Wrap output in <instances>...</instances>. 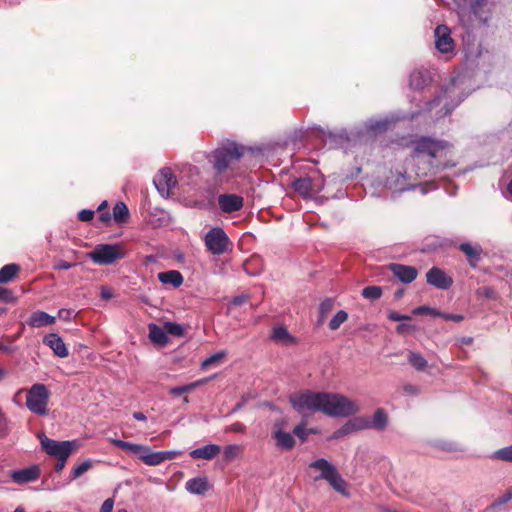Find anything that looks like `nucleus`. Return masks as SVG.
Here are the masks:
<instances>
[{"label":"nucleus","instance_id":"33","mask_svg":"<svg viewBox=\"0 0 512 512\" xmlns=\"http://www.w3.org/2000/svg\"><path fill=\"white\" fill-rule=\"evenodd\" d=\"M113 218L119 224L127 222L129 218V210L124 202L120 201L115 204L113 208Z\"/></svg>","mask_w":512,"mask_h":512},{"label":"nucleus","instance_id":"3","mask_svg":"<svg viewBox=\"0 0 512 512\" xmlns=\"http://www.w3.org/2000/svg\"><path fill=\"white\" fill-rule=\"evenodd\" d=\"M245 148L235 142L227 141L207 155L208 162L217 173H222L244 155Z\"/></svg>","mask_w":512,"mask_h":512},{"label":"nucleus","instance_id":"11","mask_svg":"<svg viewBox=\"0 0 512 512\" xmlns=\"http://www.w3.org/2000/svg\"><path fill=\"white\" fill-rule=\"evenodd\" d=\"M456 94V86L454 83H451L449 86H447L441 95L437 96L435 99H433L429 103V110H432L434 107L442 104L444 112L441 113L439 116H446L463 100L462 98L457 99V101L453 102L451 105L448 102V98H451Z\"/></svg>","mask_w":512,"mask_h":512},{"label":"nucleus","instance_id":"17","mask_svg":"<svg viewBox=\"0 0 512 512\" xmlns=\"http://www.w3.org/2000/svg\"><path fill=\"white\" fill-rule=\"evenodd\" d=\"M40 475L38 466H31L25 469L13 471L11 474L12 480L17 484H24L35 481Z\"/></svg>","mask_w":512,"mask_h":512},{"label":"nucleus","instance_id":"6","mask_svg":"<svg viewBox=\"0 0 512 512\" xmlns=\"http://www.w3.org/2000/svg\"><path fill=\"white\" fill-rule=\"evenodd\" d=\"M291 187L303 199H310L323 190L324 179L322 176L300 177L291 183Z\"/></svg>","mask_w":512,"mask_h":512},{"label":"nucleus","instance_id":"42","mask_svg":"<svg viewBox=\"0 0 512 512\" xmlns=\"http://www.w3.org/2000/svg\"><path fill=\"white\" fill-rule=\"evenodd\" d=\"M334 301L331 298H327L320 303L319 313L320 321H323L324 317L333 309Z\"/></svg>","mask_w":512,"mask_h":512},{"label":"nucleus","instance_id":"40","mask_svg":"<svg viewBox=\"0 0 512 512\" xmlns=\"http://www.w3.org/2000/svg\"><path fill=\"white\" fill-rule=\"evenodd\" d=\"M494 459L512 462V446H507L502 449H499L493 454Z\"/></svg>","mask_w":512,"mask_h":512},{"label":"nucleus","instance_id":"37","mask_svg":"<svg viewBox=\"0 0 512 512\" xmlns=\"http://www.w3.org/2000/svg\"><path fill=\"white\" fill-rule=\"evenodd\" d=\"M348 319V313L344 310H339L329 322V328L333 331L337 330Z\"/></svg>","mask_w":512,"mask_h":512},{"label":"nucleus","instance_id":"8","mask_svg":"<svg viewBox=\"0 0 512 512\" xmlns=\"http://www.w3.org/2000/svg\"><path fill=\"white\" fill-rule=\"evenodd\" d=\"M454 2L461 16L470 13L484 23L487 21L488 13L490 12L488 0H454Z\"/></svg>","mask_w":512,"mask_h":512},{"label":"nucleus","instance_id":"32","mask_svg":"<svg viewBox=\"0 0 512 512\" xmlns=\"http://www.w3.org/2000/svg\"><path fill=\"white\" fill-rule=\"evenodd\" d=\"M20 267L17 264H7L0 269V284L9 283L19 272Z\"/></svg>","mask_w":512,"mask_h":512},{"label":"nucleus","instance_id":"53","mask_svg":"<svg viewBox=\"0 0 512 512\" xmlns=\"http://www.w3.org/2000/svg\"><path fill=\"white\" fill-rule=\"evenodd\" d=\"M227 431L235 432V433H244L246 431V427L243 423L236 422V423H233L232 425H230L227 428Z\"/></svg>","mask_w":512,"mask_h":512},{"label":"nucleus","instance_id":"14","mask_svg":"<svg viewBox=\"0 0 512 512\" xmlns=\"http://www.w3.org/2000/svg\"><path fill=\"white\" fill-rule=\"evenodd\" d=\"M389 269L396 278L406 284L413 282L418 275L417 269L413 266L393 263L390 264Z\"/></svg>","mask_w":512,"mask_h":512},{"label":"nucleus","instance_id":"59","mask_svg":"<svg viewBox=\"0 0 512 512\" xmlns=\"http://www.w3.org/2000/svg\"><path fill=\"white\" fill-rule=\"evenodd\" d=\"M415 330V326L413 325H410V324H399L397 327H396V331L397 333L399 334H403L405 332H408V331H414Z\"/></svg>","mask_w":512,"mask_h":512},{"label":"nucleus","instance_id":"1","mask_svg":"<svg viewBox=\"0 0 512 512\" xmlns=\"http://www.w3.org/2000/svg\"><path fill=\"white\" fill-rule=\"evenodd\" d=\"M290 403L302 417L316 412L332 417H347L360 410L356 401L337 393L305 391L291 396Z\"/></svg>","mask_w":512,"mask_h":512},{"label":"nucleus","instance_id":"23","mask_svg":"<svg viewBox=\"0 0 512 512\" xmlns=\"http://www.w3.org/2000/svg\"><path fill=\"white\" fill-rule=\"evenodd\" d=\"M157 277L162 284L171 285L173 288H179L184 281L182 274L177 270L160 272Z\"/></svg>","mask_w":512,"mask_h":512},{"label":"nucleus","instance_id":"26","mask_svg":"<svg viewBox=\"0 0 512 512\" xmlns=\"http://www.w3.org/2000/svg\"><path fill=\"white\" fill-rule=\"evenodd\" d=\"M310 468L317 469L321 472L319 477L315 479H326L336 468L329 461L324 458H319L309 464Z\"/></svg>","mask_w":512,"mask_h":512},{"label":"nucleus","instance_id":"46","mask_svg":"<svg viewBox=\"0 0 512 512\" xmlns=\"http://www.w3.org/2000/svg\"><path fill=\"white\" fill-rule=\"evenodd\" d=\"M352 428H351V425L349 424V422H347L345 425H343L341 428H339L338 430H336L330 437L329 439L332 440V439H338V438H342L350 433H352Z\"/></svg>","mask_w":512,"mask_h":512},{"label":"nucleus","instance_id":"38","mask_svg":"<svg viewBox=\"0 0 512 512\" xmlns=\"http://www.w3.org/2000/svg\"><path fill=\"white\" fill-rule=\"evenodd\" d=\"M382 288L380 286H367L362 290V296L365 299L377 300L382 296Z\"/></svg>","mask_w":512,"mask_h":512},{"label":"nucleus","instance_id":"5","mask_svg":"<svg viewBox=\"0 0 512 512\" xmlns=\"http://www.w3.org/2000/svg\"><path fill=\"white\" fill-rule=\"evenodd\" d=\"M126 256V250L121 244H99L88 257L96 264L110 265Z\"/></svg>","mask_w":512,"mask_h":512},{"label":"nucleus","instance_id":"64","mask_svg":"<svg viewBox=\"0 0 512 512\" xmlns=\"http://www.w3.org/2000/svg\"><path fill=\"white\" fill-rule=\"evenodd\" d=\"M133 417L134 419L138 420V421H145L146 420V416L142 413V412H134L133 413Z\"/></svg>","mask_w":512,"mask_h":512},{"label":"nucleus","instance_id":"13","mask_svg":"<svg viewBox=\"0 0 512 512\" xmlns=\"http://www.w3.org/2000/svg\"><path fill=\"white\" fill-rule=\"evenodd\" d=\"M154 184L161 195L168 196L176 185V178L170 168H163L154 178Z\"/></svg>","mask_w":512,"mask_h":512},{"label":"nucleus","instance_id":"63","mask_svg":"<svg viewBox=\"0 0 512 512\" xmlns=\"http://www.w3.org/2000/svg\"><path fill=\"white\" fill-rule=\"evenodd\" d=\"M14 348L11 347V346H7V345H4L2 343H0V352H3V353H12L14 352Z\"/></svg>","mask_w":512,"mask_h":512},{"label":"nucleus","instance_id":"54","mask_svg":"<svg viewBox=\"0 0 512 512\" xmlns=\"http://www.w3.org/2000/svg\"><path fill=\"white\" fill-rule=\"evenodd\" d=\"M221 357H222V354H215V355L208 357L207 359H205L202 362V367L206 368V367L212 365L213 363L219 361L221 359Z\"/></svg>","mask_w":512,"mask_h":512},{"label":"nucleus","instance_id":"44","mask_svg":"<svg viewBox=\"0 0 512 512\" xmlns=\"http://www.w3.org/2000/svg\"><path fill=\"white\" fill-rule=\"evenodd\" d=\"M412 313L414 315H422V314H429L433 317H439V315H441V311L437 310V309H434V308H431L429 306H419V307H416Z\"/></svg>","mask_w":512,"mask_h":512},{"label":"nucleus","instance_id":"25","mask_svg":"<svg viewBox=\"0 0 512 512\" xmlns=\"http://www.w3.org/2000/svg\"><path fill=\"white\" fill-rule=\"evenodd\" d=\"M139 458L149 466H157L163 463L161 452H154L148 446H143V450L141 451Z\"/></svg>","mask_w":512,"mask_h":512},{"label":"nucleus","instance_id":"4","mask_svg":"<svg viewBox=\"0 0 512 512\" xmlns=\"http://www.w3.org/2000/svg\"><path fill=\"white\" fill-rule=\"evenodd\" d=\"M50 392L44 384H34L27 391L26 406L38 415L45 416L48 414V401Z\"/></svg>","mask_w":512,"mask_h":512},{"label":"nucleus","instance_id":"61","mask_svg":"<svg viewBox=\"0 0 512 512\" xmlns=\"http://www.w3.org/2000/svg\"><path fill=\"white\" fill-rule=\"evenodd\" d=\"M247 299H248V297L246 295L236 296V297L233 298L232 304L234 306H240L243 303H245L247 301Z\"/></svg>","mask_w":512,"mask_h":512},{"label":"nucleus","instance_id":"49","mask_svg":"<svg viewBox=\"0 0 512 512\" xmlns=\"http://www.w3.org/2000/svg\"><path fill=\"white\" fill-rule=\"evenodd\" d=\"M387 317L391 321L410 320L411 317L408 315H401L396 311H389Z\"/></svg>","mask_w":512,"mask_h":512},{"label":"nucleus","instance_id":"51","mask_svg":"<svg viewBox=\"0 0 512 512\" xmlns=\"http://www.w3.org/2000/svg\"><path fill=\"white\" fill-rule=\"evenodd\" d=\"M439 317L443 318L444 320L454 322H461L463 320V316L460 314H450L441 312V315H439Z\"/></svg>","mask_w":512,"mask_h":512},{"label":"nucleus","instance_id":"47","mask_svg":"<svg viewBox=\"0 0 512 512\" xmlns=\"http://www.w3.org/2000/svg\"><path fill=\"white\" fill-rule=\"evenodd\" d=\"M293 433L301 440V442H305L309 435L308 429H306L304 423L295 426V428L293 429Z\"/></svg>","mask_w":512,"mask_h":512},{"label":"nucleus","instance_id":"2","mask_svg":"<svg viewBox=\"0 0 512 512\" xmlns=\"http://www.w3.org/2000/svg\"><path fill=\"white\" fill-rule=\"evenodd\" d=\"M413 146V159L419 164L424 156L429 158L426 167L418 168V176H427L433 173V170L438 167L446 168L455 166L454 163L435 162L437 159L446 157L447 153L451 150L452 144L432 137H420L412 141Z\"/></svg>","mask_w":512,"mask_h":512},{"label":"nucleus","instance_id":"34","mask_svg":"<svg viewBox=\"0 0 512 512\" xmlns=\"http://www.w3.org/2000/svg\"><path fill=\"white\" fill-rule=\"evenodd\" d=\"M408 361L418 371H423L427 367V361L425 358L416 352L409 353Z\"/></svg>","mask_w":512,"mask_h":512},{"label":"nucleus","instance_id":"57","mask_svg":"<svg viewBox=\"0 0 512 512\" xmlns=\"http://www.w3.org/2000/svg\"><path fill=\"white\" fill-rule=\"evenodd\" d=\"M160 452H161V456L163 458V462L166 460H172L181 454V452H179V451H160Z\"/></svg>","mask_w":512,"mask_h":512},{"label":"nucleus","instance_id":"27","mask_svg":"<svg viewBox=\"0 0 512 512\" xmlns=\"http://www.w3.org/2000/svg\"><path fill=\"white\" fill-rule=\"evenodd\" d=\"M325 480L340 494L344 496L349 494L346 481L341 477L336 469Z\"/></svg>","mask_w":512,"mask_h":512},{"label":"nucleus","instance_id":"39","mask_svg":"<svg viewBox=\"0 0 512 512\" xmlns=\"http://www.w3.org/2000/svg\"><path fill=\"white\" fill-rule=\"evenodd\" d=\"M242 448L240 445H237V444H230V445H227L225 448H224V459L227 460V461H231L235 458L238 457V455L240 454Z\"/></svg>","mask_w":512,"mask_h":512},{"label":"nucleus","instance_id":"43","mask_svg":"<svg viewBox=\"0 0 512 512\" xmlns=\"http://www.w3.org/2000/svg\"><path fill=\"white\" fill-rule=\"evenodd\" d=\"M390 121L388 119L370 121L369 129L374 132H382L388 129Z\"/></svg>","mask_w":512,"mask_h":512},{"label":"nucleus","instance_id":"15","mask_svg":"<svg viewBox=\"0 0 512 512\" xmlns=\"http://www.w3.org/2000/svg\"><path fill=\"white\" fill-rule=\"evenodd\" d=\"M43 343L47 345L56 356L65 358L69 355L68 348L63 339L57 333H49L43 338Z\"/></svg>","mask_w":512,"mask_h":512},{"label":"nucleus","instance_id":"50","mask_svg":"<svg viewBox=\"0 0 512 512\" xmlns=\"http://www.w3.org/2000/svg\"><path fill=\"white\" fill-rule=\"evenodd\" d=\"M438 447L444 451L449 452L460 450L458 444L454 442H442L438 445Z\"/></svg>","mask_w":512,"mask_h":512},{"label":"nucleus","instance_id":"58","mask_svg":"<svg viewBox=\"0 0 512 512\" xmlns=\"http://www.w3.org/2000/svg\"><path fill=\"white\" fill-rule=\"evenodd\" d=\"M12 298V292L4 287H0V299L3 301H10Z\"/></svg>","mask_w":512,"mask_h":512},{"label":"nucleus","instance_id":"48","mask_svg":"<svg viewBox=\"0 0 512 512\" xmlns=\"http://www.w3.org/2000/svg\"><path fill=\"white\" fill-rule=\"evenodd\" d=\"M74 316V311L71 309L62 308L58 311V318L63 321H71Z\"/></svg>","mask_w":512,"mask_h":512},{"label":"nucleus","instance_id":"29","mask_svg":"<svg viewBox=\"0 0 512 512\" xmlns=\"http://www.w3.org/2000/svg\"><path fill=\"white\" fill-rule=\"evenodd\" d=\"M165 328H161L157 326L156 324H150L149 325V338L153 343H156L158 345H165L168 342V337L166 335Z\"/></svg>","mask_w":512,"mask_h":512},{"label":"nucleus","instance_id":"10","mask_svg":"<svg viewBox=\"0 0 512 512\" xmlns=\"http://www.w3.org/2000/svg\"><path fill=\"white\" fill-rule=\"evenodd\" d=\"M435 47L442 54L453 53L455 43L451 37V30L446 25H438L434 31Z\"/></svg>","mask_w":512,"mask_h":512},{"label":"nucleus","instance_id":"45","mask_svg":"<svg viewBox=\"0 0 512 512\" xmlns=\"http://www.w3.org/2000/svg\"><path fill=\"white\" fill-rule=\"evenodd\" d=\"M165 330L167 333L175 335V336H182L183 335V327L177 323L173 322H167L165 323Z\"/></svg>","mask_w":512,"mask_h":512},{"label":"nucleus","instance_id":"31","mask_svg":"<svg viewBox=\"0 0 512 512\" xmlns=\"http://www.w3.org/2000/svg\"><path fill=\"white\" fill-rule=\"evenodd\" d=\"M111 443L114 446L121 448L122 450H125L133 455H137L138 457L140 456L141 451L143 450V446H144V445L135 444V443L119 440V439H111Z\"/></svg>","mask_w":512,"mask_h":512},{"label":"nucleus","instance_id":"30","mask_svg":"<svg viewBox=\"0 0 512 512\" xmlns=\"http://www.w3.org/2000/svg\"><path fill=\"white\" fill-rule=\"evenodd\" d=\"M271 338L276 342L286 345L294 343V338L290 335L288 330L282 325L273 328Z\"/></svg>","mask_w":512,"mask_h":512},{"label":"nucleus","instance_id":"20","mask_svg":"<svg viewBox=\"0 0 512 512\" xmlns=\"http://www.w3.org/2000/svg\"><path fill=\"white\" fill-rule=\"evenodd\" d=\"M431 81L430 73L427 70H415L409 78V85L414 90L424 89Z\"/></svg>","mask_w":512,"mask_h":512},{"label":"nucleus","instance_id":"12","mask_svg":"<svg viewBox=\"0 0 512 512\" xmlns=\"http://www.w3.org/2000/svg\"><path fill=\"white\" fill-rule=\"evenodd\" d=\"M426 281L431 286L441 290H447L453 284V279L444 270L438 267H432L427 271Z\"/></svg>","mask_w":512,"mask_h":512},{"label":"nucleus","instance_id":"52","mask_svg":"<svg viewBox=\"0 0 512 512\" xmlns=\"http://www.w3.org/2000/svg\"><path fill=\"white\" fill-rule=\"evenodd\" d=\"M78 217L81 221H90L94 217V211L83 209L79 212Z\"/></svg>","mask_w":512,"mask_h":512},{"label":"nucleus","instance_id":"60","mask_svg":"<svg viewBox=\"0 0 512 512\" xmlns=\"http://www.w3.org/2000/svg\"><path fill=\"white\" fill-rule=\"evenodd\" d=\"M101 298L104 300H110L113 298V292L108 287H102L100 292Z\"/></svg>","mask_w":512,"mask_h":512},{"label":"nucleus","instance_id":"18","mask_svg":"<svg viewBox=\"0 0 512 512\" xmlns=\"http://www.w3.org/2000/svg\"><path fill=\"white\" fill-rule=\"evenodd\" d=\"M221 451V447L216 444H207L202 447L196 448L190 452V457L193 459L212 460Z\"/></svg>","mask_w":512,"mask_h":512},{"label":"nucleus","instance_id":"55","mask_svg":"<svg viewBox=\"0 0 512 512\" xmlns=\"http://www.w3.org/2000/svg\"><path fill=\"white\" fill-rule=\"evenodd\" d=\"M114 507V500L112 498L106 499L100 509V512H112Z\"/></svg>","mask_w":512,"mask_h":512},{"label":"nucleus","instance_id":"41","mask_svg":"<svg viewBox=\"0 0 512 512\" xmlns=\"http://www.w3.org/2000/svg\"><path fill=\"white\" fill-rule=\"evenodd\" d=\"M198 385H199V382H193L188 385L171 388L169 392H170V394H172L174 396H180L184 393H188V392L192 391Z\"/></svg>","mask_w":512,"mask_h":512},{"label":"nucleus","instance_id":"19","mask_svg":"<svg viewBox=\"0 0 512 512\" xmlns=\"http://www.w3.org/2000/svg\"><path fill=\"white\" fill-rule=\"evenodd\" d=\"M56 321V317L49 315L48 313L37 310L31 314L29 317L27 324L33 328H39L43 326H50L54 324Z\"/></svg>","mask_w":512,"mask_h":512},{"label":"nucleus","instance_id":"36","mask_svg":"<svg viewBox=\"0 0 512 512\" xmlns=\"http://www.w3.org/2000/svg\"><path fill=\"white\" fill-rule=\"evenodd\" d=\"M349 424L351 425L353 432L358 430L371 429L370 417L368 416H361L350 420Z\"/></svg>","mask_w":512,"mask_h":512},{"label":"nucleus","instance_id":"35","mask_svg":"<svg viewBox=\"0 0 512 512\" xmlns=\"http://www.w3.org/2000/svg\"><path fill=\"white\" fill-rule=\"evenodd\" d=\"M92 467L91 460H85L80 464L76 465L70 474V481L75 480L85 474Z\"/></svg>","mask_w":512,"mask_h":512},{"label":"nucleus","instance_id":"62","mask_svg":"<svg viewBox=\"0 0 512 512\" xmlns=\"http://www.w3.org/2000/svg\"><path fill=\"white\" fill-rule=\"evenodd\" d=\"M67 459H68V458L57 459L58 461H57V463H56V465H55V470H56L57 472H60L61 470H63V468L65 467V463H66V460H67Z\"/></svg>","mask_w":512,"mask_h":512},{"label":"nucleus","instance_id":"24","mask_svg":"<svg viewBox=\"0 0 512 512\" xmlns=\"http://www.w3.org/2000/svg\"><path fill=\"white\" fill-rule=\"evenodd\" d=\"M272 436L276 440V445L281 449L290 450L295 445L293 436L282 429L275 430Z\"/></svg>","mask_w":512,"mask_h":512},{"label":"nucleus","instance_id":"16","mask_svg":"<svg viewBox=\"0 0 512 512\" xmlns=\"http://www.w3.org/2000/svg\"><path fill=\"white\" fill-rule=\"evenodd\" d=\"M218 202L221 210L227 213L238 211L243 207V198L235 194L220 195Z\"/></svg>","mask_w":512,"mask_h":512},{"label":"nucleus","instance_id":"56","mask_svg":"<svg viewBox=\"0 0 512 512\" xmlns=\"http://www.w3.org/2000/svg\"><path fill=\"white\" fill-rule=\"evenodd\" d=\"M73 266H74L73 263H70V262H67L64 260H60V261L56 262L53 267L56 270H68Z\"/></svg>","mask_w":512,"mask_h":512},{"label":"nucleus","instance_id":"9","mask_svg":"<svg viewBox=\"0 0 512 512\" xmlns=\"http://www.w3.org/2000/svg\"><path fill=\"white\" fill-rule=\"evenodd\" d=\"M41 446L43 450L57 459L69 458L73 450V442L71 441H56L49 439L46 436H40Z\"/></svg>","mask_w":512,"mask_h":512},{"label":"nucleus","instance_id":"7","mask_svg":"<svg viewBox=\"0 0 512 512\" xmlns=\"http://www.w3.org/2000/svg\"><path fill=\"white\" fill-rule=\"evenodd\" d=\"M204 244L207 251L211 254L221 255L227 251L230 240L221 227H213L206 233Z\"/></svg>","mask_w":512,"mask_h":512},{"label":"nucleus","instance_id":"28","mask_svg":"<svg viewBox=\"0 0 512 512\" xmlns=\"http://www.w3.org/2000/svg\"><path fill=\"white\" fill-rule=\"evenodd\" d=\"M388 424V416L384 409H377L370 418L371 429L384 430Z\"/></svg>","mask_w":512,"mask_h":512},{"label":"nucleus","instance_id":"22","mask_svg":"<svg viewBox=\"0 0 512 512\" xmlns=\"http://www.w3.org/2000/svg\"><path fill=\"white\" fill-rule=\"evenodd\" d=\"M185 488L191 494L204 495L209 490V483L206 477H195L186 482Z\"/></svg>","mask_w":512,"mask_h":512},{"label":"nucleus","instance_id":"21","mask_svg":"<svg viewBox=\"0 0 512 512\" xmlns=\"http://www.w3.org/2000/svg\"><path fill=\"white\" fill-rule=\"evenodd\" d=\"M459 249L465 254L468 262L471 266L475 267L480 261L482 255V248L480 245H472L470 243H462L459 245Z\"/></svg>","mask_w":512,"mask_h":512}]
</instances>
